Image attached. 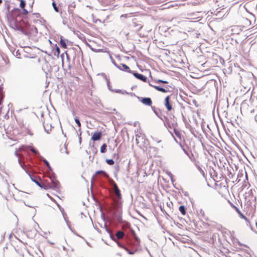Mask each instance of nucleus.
<instances>
[{
  "instance_id": "1",
  "label": "nucleus",
  "mask_w": 257,
  "mask_h": 257,
  "mask_svg": "<svg viewBox=\"0 0 257 257\" xmlns=\"http://www.w3.org/2000/svg\"><path fill=\"white\" fill-rule=\"evenodd\" d=\"M164 105L167 108V111H170L172 110V103L171 100L170 96L168 95L166 96L164 100Z\"/></svg>"
},
{
  "instance_id": "2",
  "label": "nucleus",
  "mask_w": 257,
  "mask_h": 257,
  "mask_svg": "<svg viewBox=\"0 0 257 257\" xmlns=\"http://www.w3.org/2000/svg\"><path fill=\"white\" fill-rule=\"evenodd\" d=\"M51 182L50 183V186L51 189H57L60 187V183L54 177H50Z\"/></svg>"
},
{
  "instance_id": "3",
  "label": "nucleus",
  "mask_w": 257,
  "mask_h": 257,
  "mask_svg": "<svg viewBox=\"0 0 257 257\" xmlns=\"http://www.w3.org/2000/svg\"><path fill=\"white\" fill-rule=\"evenodd\" d=\"M138 99L144 105L150 106L153 104L151 99L149 97H138Z\"/></svg>"
},
{
  "instance_id": "4",
  "label": "nucleus",
  "mask_w": 257,
  "mask_h": 257,
  "mask_svg": "<svg viewBox=\"0 0 257 257\" xmlns=\"http://www.w3.org/2000/svg\"><path fill=\"white\" fill-rule=\"evenodd\" d=\"M116 67L122 71H125L128 73H132L133 72L130 69L128 66L125 64H120V65H116Z\"/></svg>"
},
{
  "instance_id": "5",
  "label": "nucleus",
  "mask_w": 257,
  "mask_h": 257,
  "mask_svg": "<svg viewBox=\"0 0 257 257\" xmlns=\"http://www.w3.org/2000/svg\"><path fill=\"white\" fill-rule=\"evenodd\" d=\"M102 137L101 132H95L91 137V140L93 141H96L100 140Z\"/></svg>"
},
{
  "instance_id": "6",
  "label": "nucleus",
  "mask_w": 257,
  "mask_h": 257,
  "mask_svg": "<svg viewBox=\"0 0 257 257\" xmlns=\"http://www.w3.org/2000/svg\"><path fill=\"white\" fill-rule=\"evenodd\" d=\"M30 178L31 180L34 182L38 186L40 187L41 183V178L40 177L36 176V175H30Z\"/></svg>"
},
{
  "instance_id": "7",
  "label": "nucleus",
  "mask_w": 257,
  "mask_h": 257,
  "mask_svg": "<svg viewBox=\"0 0 257 257\" xmlns=\"http://www.w3.org/2000/svg\"><path fill=\"white\" fill-rule=\"evenodd\" d=\"M132 74L133 75L137 78L143 81V82H146L147 80V78L143 74H139L137 72H133Z\"/></svg>"
},
{
  "instance_id": "8",
  "label": "nucleus",
  "mask_w": 257,
  "mask_h": 257,
  "mask_svg": "<svg viewBox=\"0 0 257 257\" xmlns=\"http://www.w3.org/2000/svg\"><path fill=\"white\" fill-rule=\"evenodd\" d=\"M113 189H114V192L115 194V195L118 197V198L120 199L121 197V195L120 192V190L116 185V184L115 182H113Z\"/></svg>"
},
{
  "instance_id": "9",
  "label": "nucleus",
  "mask_w": 257,
  "mask_h": 257,
  "mask_svg": "<svg viewBox=\"0 0 257 257\" xmlns=\"http://www.w3.org/2000/svg\"><path fill=\"white\" fill-rule=\"evenodd\" d=\"M40 187L41 188H44L45 190L51 189V187L50 186V182H49L47 180H44L42 182H41Z\"/></svg>"
},
{
  "instance_id": "10",
  "label": "nucleus",
  "mask_w": 257,
  "mask_h": 257,
  "mask_svg": "<svg viewBox=\"0 0 257 257\" xmlns=\"http://www.w3.org/2000/svg\"><path fill=\"white\" fill-rule=\"evenodd\" d=\"M154 87L157 90L163 92V93H166L168 92H170V90L168 88V87H166V88H164L163 87H161L158 86H154Z\"/></svg>"
},
{
  "instance_id": "11",
  "label": "nucleus",
  "mask_w": 257,
  "mask_h": 257,
  "mask_svg": "<svg viewBox=\"0 0 257 257\" xmlns=\"http://www.w3.org/2000/svg\"><path fill=\"white\" fill-rule=\"evenodd\" d=\"M236 211L237 212V213L239 214V215L241 218L245 220L249 224H250V220L241 213V212L240 211L239 209Z\"/></svg>"
},
{
  "instance_id": "12",
  "label": "nucleus",
  "mask_w": 257,
  "mask_h": 257,
  "mask_svg": "<svg viewBox=\"0 0 257 257\" xmlns=\"http://www.w3.org/2000/svg\"><path fill=\"white\" fill-rule=\"evenodd\" d=\"M124 235V233L122 231H118L116 233V237L118 239H122Z\"/></svg>"
},
{
  "instance_id": "13",
  "label": "nucleus",
  "mask_w": 257,
  "mask_h": 257,
  "mask_svg": "<svg viewBox=\"0 0 257 257\" xmlns=\"http://www.w3.org/2000/svg\"><path fill=\"white\" fill-rule=\"evenodd\" d=\"M99 174L103 175L106 178H109V175L104 171H97L95 172V175Z\"/></svg>"
},
{
  "instance_id": "14",
  "label": "nucleus",
  "mask_w": 257,
  "mask_h": 257,
  "mask_svg": "<svg viewBox=\"0 0 257 257\" xmlns=\"http://www.w3.org/2000/svg\"><path fill=\"white\" fill-rule=\"evenodd\" d=\"M186 208L184 205H181L179 208V210L183 215H185L186 213Z\"/></svg>"
},
{
  "instance_id": "15",
  "label": "nucleus",
  "mask_w": 257,
  "mask_h": 257,
  "mask_svg": "<svg viewBox=\"0 0 257 257\" xmlns=\"http://www.w3.org/2000/svg\"><path fill=\"white\" fill-rule=\"evenodd\" d=\"M60 53V49L56 45V48L55 50H53V54L54 56L58 57Z\"/></svg>"
},
{
  "instance_id": "16",
  "label": "nucleus",
  "mask_w": 257,
  "mask_h": 257,
  "mask_svg": "<svg viewBox=\"0 0 257 257\" xmlns=\"http://www.w3.org/2000/svg\"><path fill=\"white\" fill-rule=\"evenodd\" d=\"M60 44L61 45V47L63 48H67V45L65 43V41L63 39V37H61L60 41Z\"/></svg>"
},
{
  "instance_id": "17",
  "label": "nucleus",
  "mask_w": 257,
  "mask_h": 257,
  "mask_svg": "<svg viewBox=\"0 0 257 257\" xmlns=\"http://www.w3.org/2000/svg\"><path fill=\"white\" fill-rule=\"evenodd\" d=\"M144 138L142 137L141 136H139L138 135H136V141L137 145L141 147V145L140 144V140H143Z\"/></svg>"
},
{
  "instance_id": "18",
  "label": "nucleus",
  "mask_w": 257,
  "mask_h": 257,
  "mask_svg": "<svg viewBox=\"0 0 257 257\" xmlns=\"http://www.w3.org/2000/svg\"><path fill=\"white\" fill-rule=\"evenodd\" d=\"M107 145L106 144H103L100 148V152L104 153L106 152Z\"/></svg>"
},
{
  "instance_id": "19",
  "label": "nucleus",
  "mask_w": 257,
  "mask_h": 257,
  "mask_svg": "<svg viewBox=\"0 0 257 257\" xmlns=\"http://www.w3.org/2000/svg\"><path fill=\"white\" fill-rule=\"evenodd\" d=\"M37 62H33V60L32 59H29L27 61V64L29 66H32L34 64H36Z\"/></svg>"
},
{
  "instance_id": "20",
  "label": "nucleus",
  "mask_w": 257,
  "mask_h": 257,
  "mask_svg": "<svg viewBox=\"0 0 257 257\" xmlns=\"http://www.w3.org/2000/svg\"><path fill=\"white\" fill-rule=\"evenodd\" d=\"M106 162L109 165H112L114 164V162L112 159H107Z\"/></svg>"
},
{
  "instance_id": "21",
  "label": "nucleus",
  "mask_w": 257,
  "mask_h": 257,
  "mask_svg": "<svg viewBox=\"0 0 257 257\" xmlns=\"http://www.w3.org/2000/svg\"><path fill=\"white\" fill-rule=\"evenodd\" d=\"M29 148V146H22L20 147V148H19V150L20 151H26V149L27 148Z\"/></svg>"
},
{
  "instance_id": "22",
  "label": "nucleus",
  "mask_w": 257,
  "mask_h": 257,
  "mask_svg": "<svg viewBox=\"0 0 257 257\" xmlns=\"http://www.w3.org/2000/svg\"><path fill=\"white\" fill-rule=\"evenodd\" d=\"M228 202L229 203L230 205L235 210V211H237L238 209V208L233 203H232L229 200H228Z\"/></svg>"
},
{
  "instance_id": "23",
  "label": "nucleus",
  "mask_w": 257,
  "mask_h": 257,
  "mask_svg": "<svg viewBox=\"0 0 257 257\" xmlns=\"http://www.w3.org/2000/svg\"><path fill=\"white\" fill-rule=\"evenodd\" d=\"M123 248L128 252L130 254H133L135 253V251H130L127 247H123Z\"/></svg>"
},
{
  "instance_id": "24",
  "label": "nucleus",
  "mask_w": 257,
  "mask_h": 257,
  "mask_svg": "<svg viewBox=\"0 0 257 257\" xmlns=\"http://www.w3.org/2000/svg\"><path fill=\"white\" fill-rule=\"evenodd\" d=\"M75 121L76 123L78 124V126L79 127H81V123H80L79 120L78 119V118L77 117L75 118Z\"/></svg>"
},
{
  "instance_id": "25",
  "label": "nucleus",
  "mask_w": 257,
  "mask_h": 257,
  "mask_svg": "<svg viewBox=\"0 0 257 257\" xmlns=\"http://www.w3.org/2000/svg\"><path fill=\"white\" fill-rule=\"evenodd\" d=\"M156 82H157V83H165V84L166 83H168V82L167 81L162 80H160V79L156 80Z\"/></svg>"
},
{
  "instance_id": "26",
  "label": "nucleus",
  "mask_w": 257,
  "mask_h": 257,
  "mask_svg": "<svg viewBox=\"0 0 257 257\" xmlns=\"http://www.w3.org/2000/svg\"><path fill=\"white\" fill-rule=\"evenodd\" d=\"M52 5H53V8H54V10H55V11L58 12V9L56 6V4L55 3H53Z\"/></svg>"
},
{
  "instance_id": "27",
  "label": "nucleus",
  "mask_w": 257,
  "mask_h": 257,
  "mask_svg": "<svg viewBox=\"0 0 257 257\" xmlns=\"http://www.w3.org/2000/svg\"><path fill=\"white\" fill-rule=\"evenodd\" d=\"M174 133L175 134V135L178 137H180V133L176 130H174Z\"/></svg>"
},
{
  "instance_id": "28",
  "label": "nucleus",
  "mask_w": 257,
  "mask_h": 257,
  "mask_svg": "<svg viewBox=\"0 0 257 257\" xmlns=\"http://www.w3.org/2000/svg\"><path fill=\"white\" fill-rule=\"evenodd\" d=\"M29 148H30L31 150L34 153L36 154L37 153V151L33 147H29Z\"/></svg>"
},
{
  "instance_id": "29",
  "label": "nucleus",
  "mask_w": 257,
  "mask_h": 257,
  "mask_svg": "<svg viewBox=\"0 0 257 257\" xmlns=\"http://www.w3.org/2000/svg\"><path fill=\"white\" fill-rule=\"evenodd\" d=\"M45 163L47 165V166L50 169V166L49 164V163L47 161H44Z\"/></svg>"
},
{
  "instance_id": "30",
  "label": "nucleus",
  "mask_w": 257,
  "mask_h": 257,
  "mask_svg": "<svg viewBox=\"0 0 257 257\" xmlns=\"http://www.w3.org/2000/svg\"><path fill=\"white\" fill-rule=\"evenodd\" d=\"M2 94H4V93L3 90V88H2L0 86V95H2Z\"/></svg>"
},
{
  "instance_id": "31",
  "label": "nucleus",
  "mask_w": 257,
  "mask_h": 257,
  "mask_svg": "<svg viewBox=\"0 0 257 257\" xmlns=\"http://www.w3.org/2000/svg\"><path fill=\"white\" fill-rule=\"evenodd\" d=\"M19 163L21 164V166H22V167H23V166L22 164H21V159H20V158H19Z\"/></svg>"
},
{
  "instance_id": "32",
  "label": "nucleus",
  "mask_w": 257,
  "mask_h": 257,
  "mask_svg": "<svg viewBox=\"0 0 257 257\" xmlns=\"http://www.w3.org/2000/svg\"><path fill=\"white\" fill-rule=\"evenodd\" d=\"M2 3V1L0 0V4Z\"/></svg>"
},
{
  "instance_id": "33",
  "label": "nucleus",
  "mask_w": 257,
  "mask_h": 257,
  "mask_svg": "<svg viewBox=\"0 0 257 257\" xmlns=\"http://www.w3.org/2000/svg\"><path fill=\"white\" fill-rule=\"evenodd\" d=\"M17 155L18 157H19V154H17Z\"/></svg>"
}]
</instances>
